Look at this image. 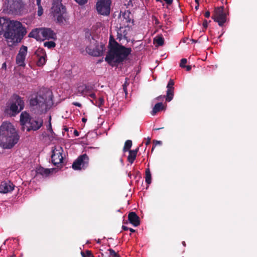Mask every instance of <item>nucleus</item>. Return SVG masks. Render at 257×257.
<instances>
[{"instance_id": "nucleus-1", "label": "nucleus", "mask_w": 257, "mask_h": 257, "mask_svg": "<svg viewBox=\"0 0 257 257\" xmlns=\"http://www.w3.org/2000/svg\"><path fill=\"white\" fill-rule=\"evenodd\" d=\"M26 33L21 22L8 19L3 35L9 46L20 43Z\"/></svg>"}, {"instance_id": "nucleus-2", "label": "nucleus", "mask_w": 257, "mask_h": 257, "mask_svg": "<svg viewBox=\"0 0 257 257\" xmlns=\"http://www.w3.org/2000/svg\"><path fill=\"white\" fill-rule=\"evenodd\" d=\"M20 136L14 126L4 121L0 126V146L5 149L13 148L18 142Z\"/></svg>"}, {"instance_id": "nucleus-3", "label": "nucleus", "mask_w": 257, "mask_h": 257, "mask_svg": "<svg viewBox=\"0 0 257 257\" xmlns=\"http://www.w3.org/2000/svg\"><path fill=\"white\" fill-rule=\"evenodd\" d=\"M30 104L32 109L38 113L46 112L53 105L52 92L49 90L45 92L40 91L32 96Z\"/></svg>"}, {"instance_id": "nucleus-4", "label": "nucleus", "mask_w": 257, "mask_h": 257, "mask_svg": "<svg viewBox=\"0 0 257 257\" xmlns=\"http://www.w3.org/2000/svg\"><path fill=\"white\" fill-rule=\"evenodd\" d=\"M131 49L118 44L111 46L109 52L105 57V61L113 66L122 61L131 53Z\"/></svg>"}, {"instance_id": "nucleus-5", "label": "nucleus", "mask_w": 257, "mask_h": 257, "mask_svg": "<svg viewBox=\"0 0 257 257\" xmlns=\"http://www.w3.org/2000/svg\"><path fill=\"white\" fill-rule=\"evenodd\" d=\"M29 37L34 38L38 41L56 39V34L50 28H39L32 30L29 34Z\"/></svg>"}, {"instance_id": "nucleus-6", "label": "nucleus", "mask_w": 257, "mask_h": 257, "mask_svg": "<svg viewBox=\"0 0 257 257\" xmlns=\"http://www.w3.org/2000/svg\"><path fill=\"white\" fill-rule=\"evenodd\" d=\"M62 0H53L52 12L54 17H57V22L60 24L63 23L65 21L63 15L65 13V8L61 3Z\"/></svg>"}, {"instance_id": "nucleus-7", "label": "nucleus", "mask_w": 257, "mask_h": 257, "mask_svg": "<svg viewBox=\"0 0 257 257\" xmlns=\"http://www.w3.org/2000/svg\"><path fill=\"white\" fill-rule=\"evenodd\" d=\"M24 107V101L23 99L17 95H15L12 98V102L10 107L12 115L18 113Z\"/></svg>"}, {"instance_id": "nucleus-8", "label": "nucleus", "mask_w": 257, "mask_h": 257, "mask_svg": "<svg viewBox=\"0 0 257 257\" xmlns=\"http://www.w3.org/2000/svg\"><path fill=\"white\" fill-rule=\"evenodd\" d=\"M110 0H98L96 4L97 12L104 16H108L110 10Z\"/></svg>"}, {"instance_id": "nucleus-9", "label": "nucleus", "mask_w": 257, "mask_h": 257, "mask_svg": "<svg viewBox=\"0 0 257 257\" xmlns=\"http://www.w3.org/2000/svg\"><path fill=\"white\" fill-rule=\"evenodd\" d=\"M63 150L60 146L56 147L53 150L51 156L52 162L54 165L56 166L62 163L63 157L62 153Z\"/></svg>"}, {"instance_id": "nucleus-10", "label": "nucleus", "mask_w": 257, "mask_h": 257, "mask_svg": "<svg viewBox=\"0 0 257 257\" xmlns=\"http://www.w3.org/2000/svg\"><path fill=\"white\" fill-rule=\"evenodd\" d=\"M213 19L214 21L218 23L220 26H222L226 22V16L222 7L215 9Z\"/></svg>"}, {"instance_id": "nucleus-11", "label": "nucleus", "mask_w": 257, "mask_h": 257, "mask_svg": "<svg viewBox=\"0 0 257 257\" xmlns=\"http://www.w3.org/2000/svg\"><path fill=\"white\" fill-rule=\"evenodd\" d=\"M88 164V157L86 154L80 156L73 163L72 168L75 170L84 169Z\"/></svg>"}, {"instance_id": "nucleus-12", "label": "nucleus", "mask_w": 257, "mask_h": 257, "mask_svg": "<svg viewBox=\"0 0 257 257\" xmlns=\"http://www.w3.org/2000/svg\"><path fill=\"white\" fill-rule=\"evenodd\" d=\"M28 48L25 46H22L16 57V63L20 66H25V59L27 54Z\"/></svg>"}, {"instance_id": "nucleus-13", "label": "nucleus", "mask_w": 257, "mask_h": 257, "mask_svg": "<svg viewBox=\"0 0 257 257\" xmlns=\"http://www.w3.org/2000/svg\"><path fill=\"white\" fill-rule=\"evenodd\" d=\"M43 121L42 118L38 117L31 118L30 119L29 126L27 130L37 131L39 130L43 125Z\"/></svg>"}, {"instance_id": "nucleus-14", "label": "nucleus", "mask_w": 257, "mask_h": 257, "mask_svg": "<svg viewBox=\"0 0 257 257\" xmlns=\"http://www.w3.org/2000/svg\"><path fill=\"white\" fill-rule=\"evenodd\" d=\"M35 55L37 56L38 60L37 61V65L38 66H42L46 62V53L45 50L42 48H38L35 52Z\"/></svg>"}, {"instance_id": "nucleus-15", "label": "nucleus", "mask_w": 257, "mask_h": 257, "mask_svg": "<svg viewBox=\"0 0 257 257\" xmlns=\"http://www.w3.org/2000/svg\"><path fill=\"white\" fill-rule=\"evenodd\" d=\"M119 21L122 27H127L132 21L131 13L128 11L124 12L119 17Z\"/></svg>"}, {"instance_id": "nucleus-16", "label": "nucleus", "mask_w": 257, "mask_h": 257, "mask_svg": "<svg viewBox=\"0 0 257 257\" xmlns=\"http://www.w3.org/2000/svg\"><path fill=\"white\" fill-rule=\"evenodd\" d=\"M15 188V185L10 181H5L0 184V193L6 194L11 192Z\"/></svg>"}, {"instance_id": "nucleus-17", "label": "nucleus", "mask_w": 257, "mask_h": 257, "mask_svg": "<svg viewBox=\"0 0 257 257\" xmlns=\"http://www.w3.org/2000/svg\"><path fill=\"white\" fill-rule=\"evenodd\" d=\"M104 50L103 46L101 45L100 46H97L95 47V49L91 48V46H87L86 47V52L90 55L94 56H99L102 54Z\"/></svg>"}, {"instance_id": "nucleus-18", "label": "nucleus", "mask_w": 257, "mask_h": 257, "mask_svg": "<svg viewBox=\"0 0 257 257\" xmlns=\"http://www.w3.org/2000/svg\"><path fill=\"white\" fill-rule=\"evenodd\" d=\"M174 82L173 80L170 79L167 86V96H166V101L170 102L171 101L174 96Z\"/></svg>"}, {"instance_id": "nucleus-19", "label": "nucleus", "mask_w": 257, "mask_h": 257, "mask_svg": "<svg viewBox=\"0 0 257 257\" xmlns=\"http://www.w3.org/2000/svg\"><path fill=\"white\" fill-rule=\"evenodd\" d=\"M128 219L131 223L134 226H137L140 223V218L134 212H130L128 215Z\"/></svg>"}, {"instance_id": "nucleus-20", "label": "nucleus", "mask_w": 257, "mask_h": 257, "mask_svg": "<svg viewBox=\"0 0 257 257\" xmlns=\"http://www.w3.org/2000/svg\"><path fill=\"white\" fill-rule=\"evenodd\" d=\"M126 27L120 26L119 29L117 31V39L119 41L127 39L126 35L127 34L126 32Z\"/></svg>"}, {"instance_id": "nucleus-21", "label": "nucleus", "mask_w": 257, "mask_h": 257, "mask_svg": "<svg viewBox=\"0 0 257 257\" xmlns=\"http://www.w3.org/2000/svg\"><path fill=\"white\" fill-rule=\"evenodd\" d=\"M29 114L27 112H22L20 115V122L23 125H25L27 123H29L30 119H31Z\"/></svg>"}, {"instance_id": "nucleus-22", "label": "nucleus", "mask_w": 257, "mask_h": 257, "mask_svg": "<svg viewBox=\"0 0 257 257\" xmlns=\"http://www.w3.org/2000/svg\"><path fill=\"white\" fill-rule=\"evenodd\" d=\"M164 108H164L162 103H161V102L157 103L154 106V107L152 111L151 114L153 115H155L158 112L164 109Z\"/></svg>"}, {"instance_id": "nucleus-23", "label": "nucleus", "mask_w": 257, "mask_h": 257, "mask_svg": "<svg viewBox=\"0 0 257 257\" xmlns=\"http://www.w3.org/2000/svg\"><path fill=\"white\" fill-rule=\"evenodd\" d=\"M138 151V149L135 150H130L129 151V155L127 157V160L131 164H132L134 160L136 159V156L137 154V152Z\"/></svg>"}, {"instance_id": "nucleus-24", "label": "nucleus", "mask_w": 257, "mask_h": 257, "mask_svg": "<svg viewBox=\"0 0 257 257\" xmlns=\"http://www.w3.org/2000/svg\"><path fill=\"white\" fill-rule=\"evenodd\" d=\"M8 19L4 17L0 18V35L3 34L7 25Z\"/></svg>"}, {"instance_id": "nucleus-25", "label": "nucleus", "mask_w": 257, "mask_h": 257, "mask_svg": "<svg viewBox=\"0 0 257 257\" xmlns=\"http://www.w3.org/2000/svg\"><path fill=\"white\" fill-rule=\"evenodd\" d=\"M86 86L84 84H81L78 86L77 88V93L86 96L87 93H85Z\"/></svg>"}, {"instance_id": "nucleus-26", "label": "nucleus", "mask_w": 257, "mask_h": 257, "mask_svg": "<svg viewBox=\"0 0 257 257\" xmlns=\"http://www.w3.org/2000/svg\"><path fill=\"white\" fill-rule=\"evenodd\" d=\"M37 174H40L43 176H46L50 173V170L48 169L40 167L37 170Z\"/></svg>"}, {"instance_id": "nucleus-27", "label": "nucleus", "mask_w": 257, "mask_h": 257, "mask_svg": "<svg viewBox=\"0 0 257 257\" xmlns=\"http://www.w3.org/2000/svg\"><path fill=\"white\" fill-rule=\"evenodd\" d=\"M151 180H152V176H151V172H150L149 168H147V169H146V172H145L146 182L148 184H150L151 183Z\"/></svg>"}, {"instance_id": "nucleus-28", "label": "nucleus", "mask_w": 257, "mask_h": 257, "mask_svg": "<svg viewBox=\"0 0 257 257\" xmlns=\"http://www.w3.org/2000/svg\"><path fill=\"white\" fill-rule=\"evenodd\" d=\"M23 7L24 5L20 0L14 3V9L16 11H20Z\"/></svg>"}, {"instance_id": "nucleus-29", "label": "nucleus", "mask_w": 257, "mask_h": 257, "mask_svg": "<svg viewBox=\"0 0 257 257\" xmlns=\"http://www.w3.org/2000/svg\"><path fill=\"white\" fill-rule=\"evenodd\" d=\"M95 102H94L93 101L91 100V101L92 102V103L96 106H97L99 107H100L101 106H102L104 104V99L102 97H100L98 100L95 99Z\"/></svg>"}, {"instance_id": "nucleus-30", "label": "nucleus", "mask_w": 257, "mask_h": 257, "mask_svg": "<svg viewBox=\"0 0 257 257\" xmlns=\"http://www.w3.org/2000/svg\"><path fill=\"white\" fill-rule=\"evenodd\" d=\"M132 146V142L131 140H127L124 144V146L123 147V151L126 152L127 151H130V148Z\"/></svg>"}, {"instance_id": "nucleus-31", "label": "nucleus", "mask_w": 257, "mask_h": 257, "mask_svg": "<svg viewBox=\"0 0 257 257\" xmlns=\"http://www.w3.org/2000/svg\"><path fill=\"white\" fill-rule=\"evenodd\" d=\"M154 41L158 46H162L164 44V38L161 37L156 38Z\"/></svg>"}, {"instance_id": "nucleus-32", "label": "nucleus", "mask_w": 257, "mask_h": 257, "mask_svg": "<svg viewBox=\"0 0 257 257\" xmlns=\"http://www.w3.org/2000/svg\"><path fill=\"white\" fill-rule=\"evenodd\" d=\"M44 45L45 47H46L49 49L54 48L56 46V44L53 41H48L44 43Z\"/></svg>"}, {"instance_id": "nucleus-33", "label": "nucleus", "mask_w": 257, "mask_h": 257, "mask_svg": "<svg viewBox=\"0 0 257 257\" xmlns=\"http://www.w3.org/2000/svg\"><path fill=\"white\" fill-rule=\"evenodd\" d=\"M86 89L85 93H90L93 91H94V86L92 85H85Z\"/></svg>"}, {"instance_id": "nucleus-34", "label": "nucleus", "mask_w": 257, "mask_h": 257, "mask_svg": "<svg viewBox=\"0 0 257 257\" xmlns=\"http://www.w3.org/2000/svg\"><path fill=\"white\" fill-rule=\"evenodd\" d=\"M187 60L185 58H183L181 60V62L180 64V66L182 68H185V64L187 63Z\"/></svg>"}, {"instance_id": "nucleus-35", "label": "nucleus", "mask_w": 257, "mask_h": 257, "mask_svg": "<svg viewBox=\"0 0 257 257\" xmlns=\"http://www.w3.org/2000/svg\"><path fill=\"white\" fill-rule=\"evenodd\" d=\"M110 256L109 257H118L116 253L112 249H109Z\"/></svg>"}, {"instance_id": "nucleus-36", "label": "nucleus", "mask_w": 257, "mask_h": 257, "mask_svg": "<svg viewBox=\"0 0 257 257\" xmlns=\"http://www.w3.org/2000/svg\"><path fill=\"white\" fill-rule=\"evenodd\" d=\"M86 96H89L90 97H91V98H92L94 100L96 99V95L94 91H93L90 93H87Z\"/></svg>"}, {"instance_id": "nucleus-37", "label": "nucleus", "mask_w": 257, "mask_h": 257, "mask_svg": "<svg viewBox=\"0 0 257 257\" xmlns=\"http://www.w3.org/2000/svg\"><path fill=\"white\" fill-rule=\"evenodd\" d=\"M38 16H41L42 15L43 13V9L42 6H40L39 7H38Z\"/></svg>"}, {"instance_id": "nucleus-38", "label": "nucleus", "mask_w": 257, "mask_h": 257, "mask_svg": "<svg viewBox=\"0 0 257 257\" xmlns=\"http://www.w3.org/2000/svg\"><path fill=\"white\" fill-rule=\"evenodd\" d=\"M79 5H83L85 4L88 0H74Z\"/></svg>"}, {"instance_id": "nucleus-39", "label": "nucleus", "mask_w": 257, "mask_h": 257, "mask_svg": "<svg viewBox=\"0 0 257 257\" xmlns=\"http://www.w3.org/2000/svg\"><path fill=\"white\" fill-rule=\"evenodd\" d=\"M85 253V255L87 257H92V255L90 251L87 250Z\"/></svg>"}, {"instance_id": "nucleus-40", "label": "nucleus", "mask_w": 257, "mask_h": 257, "mask_svg": "<svg viewBox=\"0 0 257 257\" xmlns=\"http://www.w3.org/2000/svg\"><path fill=\"white\" fill-rule=\"evenodd\" d=\"M72 104L74 105L78 106V107H81V104L80 103L77 102H74L72 103Z\"/></svg>"}, {"instance_id": "nucleus-41", "label": "nucleus", "mask_w": 257, "mask_h": 257, "mask_svg": "<svg viewBox=\"0 0 257 257\" xmlns=\"http://www.w3.org/2000/svg\"><path fill=\"white\" fill-rule=\"evenodd\" d=\"M168 5L172 4L173 0H164Z\"/></svg>"}, {"instance_id": "nucleus-42", "label": "nucleus", "mask_w": 257, "mask_h": 257, "mask_svg": "<svg viewBox=\"0 0 257 257\" xmlns=\"http://www.w3.org/2000/svg\"><path fill=\"white\" fill-rule=\"evenodd\" d=\"M204 16L206 18H209L210 16V12L209 11H207L205 13Z\"/></svg>"}, {"instance_id": "nucleus-43", "label": "nucleus", "mask_w": 257, "mask_h": 257, "mask_svg": "<svg viewBox=\"0 0 257 257\" xmlns=\"http://www.w3.org/2000/svg\"><path fill=\"white\" fill-rule=\"evenodd\" d=\"M41 0H36V4H37L38 7L41 6Z\"/></svg>"}, {"instance_id": "nucleus-44", "label": "nucleus", "mask_w": 257, "mask_h": 257, "mask_svg": "<svg viewBox=\"0 0 257 257\" xmlns=\"http://www.w3.org/2000/svg\"><path fill=\"white\" fill-rule=\"evenodd\" d=\"M154 143L155 144V146H156L157 145H161L162 144V142L160 141H154Z\"/></svg>"}, {"instance_id": "nucleus-45", "label": "nucleus", "mask_w": 257, "mask_h": 257, "mask_svg": "<svg viewBox=\"0 0 257 257\" xmlns=\"http://www.w3.org/2000/svg\"><path fill=\"white\" fill-rule=\"evenodd\" d=\"M164 97H165V96H164H164H163V95H160V96H159L157 97L156 99L157 100H159L163 99Z\"/></svg>"}, {"instance_id": "nucleus-46", "label": "nucleus", "mask_w": 257, "mask_h": 257, "mask_svg": "<svg viewBox=\"0 0 257 257\" xmlns=\"http://www.w3.org/2000/svg\"><path fill=\"white\" fill-rule=\"evenodd\" d=\"M185 68H186V70L189 71L191 69V66H185Z\"/></svg>"}, {"instance_id": "nucleus-47", "label": "nucleus", "mask_w": 257, "mask_h": 257, "mask_svg": "<svg viewBox=\"0 0 257 257\" xmlns=\"http://www.w3.org/2000/svg\"><path fill=\"white\" fill-rule=\"evenodd\" d=\"M74 135L75 136H78L79 134V132L77 131V130H75L74 131Z\"/></svg>"}, {"instance_id": "nucleus-48", "label": "nucleus", "mask_w": 257, "mask_h": 257, "mask_svg": "<svg viewBox=\"0 0 257 257\" xmlns=\"http://www.w3.org/2000/svg\"><path fill=\"white\" fill-rule=\"evenodd\" d=\"M203 25L204 27H207V21H204L203 22Z\"/></svg>"}, {"instance_id": "nucleus-49", "label": "nucleus", "mask_w": 257, "mask_h": 257, "mask_svg": "<svg viewBox=\"0 0 257 257\" xmlns=\"http://www.w3.org/2000/svg\"><path fill=\"white\" fill-rule=\"evenodd\" d=\"M122 227V229L124 230H127L129 229V228H128L127 227L124 226V225H123Z\"/></svg>"}, {"instance_id": "nucleus-50", "label": "nucleus", "mask_w": 257, "mask_h": 257, "mask_svg": "<svg viewBox=\"0 0 257 257\" xmlns=\"http://www.w3.org/2000/svg\"><path fill=\"white\" fill-rule=\"evenodd\" d=\"M7 65L6 63H4L2 65V68L6 69Z\"/></svg>"}, {"instance_id": "nucleus-51", "label": "nucleus", "mask_w": 257, "mask_h": 257, "mask_svg": "<svg viewBox=\"0 0 257 257\" xmlns=\"http://www.w3.org/2000/svg\"><path fill=\"white\" fill-rule=\"evenodd\" d=\"M150 141H151V138H148V141H147V142H146V145H147L149 144H150Z\"/></svg>"}, {"instance_id": "nucleus-52", "label": "nucleus", "mask_w": 257, "mask_h": 257, "mask_svg": "<svg viewBox=\"0 0 257 257\" xmlns=\"http://www.w3.org/2000/svg\"><path fill=\"white\" fill-rule=\"evenodd\" d=\"M128 230H130V231L131 232H135V229H133V228H129V229H128Z\"/></svg>"}, {"instance_id": "nucleus-53", "label": "nucleus", "mask_w": 257, "mask_h": 257, "mask_svg": "<svg viewBox=\"0 0 257 257\" xmlns=\"http://www.w3.org/2000/svg\"><path fill=\"white\" fill-rule=\"evenodd\" d=\"M82 121L83 122H86V121H87V119L86 118H82Z\"/></svg>"}, {"instance_id": "nucleus-54", "label": "nucleus", "mask_w": 257, "mask_h": 257, "mask_svg": "<svg viewBox=\"0 0 257 257\" xmlns=\"http://www.w3.org/2000/svg\"><path fill=\"white\" fill-rule=\"evenodd\" d=\"M81 255L82 256V257H87L85 255V252H81Z\"/></svg>"}, {"instance_id": "nucleus-55", "label": "nucleus", "mask_w": 257, "mask_h": 257, "mask_svg": "<svg viewBox=\"0 0 257 257\" xmlns=\"http://www.w3.org/2000/svg\"><path fill=\"white\" fill-rule=\"evenodd\" d=\"M191 41L193 42V43H196L198 42L197 40H194V39H191Z\"/></svg>"}, {"instance_id": "nucleus-56", "label": "nucleus", "mask_w": 257, "mask_h": 257, "mask_svg": "<svg viewBox=\"0 0 257 257\" xmlns=\"http://www.w3.org/2000/svg\"><path fill=\"white\" fill-rule=\"evenodd\" d=\"M182 244L184 246H185L186 245V243H185V241H183L182 242Z\"/></svg>"}, {"instance_id": "nucleus-57", "label": "nucleus", "mask_w": 257, "mask_h": 257, "mask_svg": "<svg viewBox=\"0 0 257 257\" xmlns=\"http://www.w3.org/2000/svg\"><path fill=\"white\" fill-rule=\"evenodd\" d=\"M195 2L198 4H199V2H198V0H195Z\"/></svg>"}, {"instance_id": "nucleus-58", "label": "nucleus", "mask_w": 257, "mask_h": 257, "mask_svg": "<svg viewBox=\"0 0 257 257\" xmlns=\"http://www.w3.org/2000/svg\"><path fill=\"white\" fill-rule=\"evenodd\" d=\"M199 6V4H198V5L197 6H196L195 7V9L197 10L198 9V7Z\"/></svg>"}, {"instance_id": "nucleus-59", "label": "nucleus", "mask_w": 257, "mask_h": 257, "mask_svg": "<svg viewBox=\"0 0 257 257\" xmlns=\"http://www.w3.org/2000/svg\"><path fill=\"white\" fill-rule=\"evenodd\" d=\"M7 240H5V241H4V242L3 244V245H5V244H6V241H7Z\"/></svg>"}, {"instance_id": "nucleus-60", "label": "nucleus", "mask_w": 257, "mask_h": 257, "mask_svg": "<svg viewBox=\"0 0 257 257\" xmlns=\"http://www.w3.org/2000/svg\"><path fill=\"white\" fill-rule=\"evenodd\" d=\"M161 128H155V130H159L161 129Z\"/></svg>"}, {"instance_id": "nucleus-61", "label": "nucleus", "mask_w": 257, "mask_h": 257, "mask_svg": "<svg viewBox=\"0 0 257 257\" xmlns=\"http://www.w3.org/2000/svg\"><path fill=\"white\" fill-rule=\"evenodd\" d=\"M50 127L51 128V124L50 123Z\"/></svg>"}, {"instance_id": "nucleus-62", "label": "nucleus", "mask_w": 257, "mask_h": 257, "mask_svg": "<svg viewBox=\"0 0 257 257\" xmlns=\"http://www.w3.org/2000/svg\"><path fill=\"white\" fill-rule=\"evenodd\" d=\"M157 1L159 2V1H160V0H156Z\"/></svg>"}, {"instance_id": "nucleus-63", "label": "nucleus", "mask_w": 257, "mask_h": 257, "mask_svg": "<svg viewBox=\"0 0 257 257\" xmlns=\"http://www.w3.org/2000/svg\"><path fill=\"white\" fill-rule=\"evenodd\" d=\"M11 257H14V256H11Z\"/></svg>"}]
</instances>
